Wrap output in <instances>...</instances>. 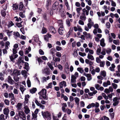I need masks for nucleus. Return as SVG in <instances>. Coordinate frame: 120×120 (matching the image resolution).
<instances>
[{"instance_id": "obj_1", "label": "nucleus", "mask_w": 120, "mask_h": 120, "mask_svg": "<svg viewBox=\"0 0 120 120\" xmlns=\"http://www.w3.org/2000/svg\"><path fill=\"white\" fill-rule=\"evenodd\" d=\"M58 22L60 27L58 30V32L60 34H63L64 32V29L63 26V23L61 20H59Z\"/></svg>"}, {"instance_id": "obj_2", "label": "nucleus", "mask_w": 120, "mask_h": 120, "mask_svg": "<svg viewBox=\"0 0 120 120\" xmlns=\"http://www.w3.org/2000/svg\"><path fill=\"white\" fill-rule=\"evenodd\" d=\"M46 90L45 89H43L39 92L38 94L44 99L46 98Z\"/></svg>"}, {"instance_id": "obj_3", "label": "nucleus", "mask_w": 120, "mask_h": 120, "mask_svg": "<svg viewBox=\"0 0 120 120\" xmlns=\"http://www.w3.org/2000/svg\"><path fill=\"white\" fill-rule=\"evenodd\" d=\"M24 63V61L22 57L20 56L18 59L17 62L16 63V64H18L19 68L20 69L22 67V66H21V64L22 65V63L23 64Z\"/></svg>"}, {"instance_id": "obj_4", "label": "nucleus", "mask_w": 120, "mask_h": 120, "mask_svg": "<svg viewBox=\"0 0 120 120\" xmlns=\"http://www.w3.org/2000/svg\"><path fill=\"white\" fill-rule=\"evenodd\" d=\"M41 113L42 115L44 118L45 117L46 118L50 119L51 114L48 111L44 112L42 111Z\"/></svg>"}, {"instance_id": "obj_5", "label": "nucleus", "mask_w": 120, "mask_h": 120, "mask_svg": "<svg viewBox=\"0 0 120 120\" xmlns=\"http://www.w3.org/2000/svg\"><path fill=\"white\" fill-rule=\"evenodd\" d=\"M4 114L5 115V119L9 117L8 114L9 112V110L8 108H5L3 110Z\"/></svg>"}, {"instance_id": "obj_6", "label": "nucleus", "mask_w": 120, "mask_h": 120, "mask_svg": "<svg viewBox=\"0 0 120 120\" xmlns=\"http://www.w3.org/2000/svg\"><path fill=\"white\" fill-rule=\"evenodd\" d=\"M7 81L8 83L11 85H13L14 82V81L12 79L10 76H9L7 79Z\"/></svg>"}, {"instance_id": "obj_7", "label": "nucleus", "mask_w": 120, "mask_h": 120, "mask_svg": "<svg viewBox=\"0 0 120 120\" xmlns=\"http://www.w3.org/2000/svg\"><path fill=\"white\" fill-rule=\"evenodd\" d=\"M18 57V55L17 54H15L14 55V54H12L10 56V58L11 61L13 62H14L15 61L14 60L17 58Z\"/></svg>"}, {"instance_id": "obj_8", "label": "nucleus", "mask_w": 120, "mask_h": 120, "mask_svg": "<svg viewBox=\"0 0 120 120\" xmlns=\"http://www.w3.org/2000/svg\"><path fill=\"white\" fill-rule=\"evenodd\" d=\"M20 74V71L16 69L14 70L13 73L12 75L13 76H15L19 75Z\"/></svg>"}, {"instance_id": "obj_9", "label": "nucleus", "mask_w": 120, "mask_h": 120, "mask_svg": "<svg viewBox=\"0 0 120 120\" xmlns=\"http://www.w3.org/2000/svg\"><path fill=\"white\" fill-rule=\"evenodd\" d=\"M23 108L24 109V112L26 114L30 113V110L28 107V106H24L23 107Z\"/></svg>"}, {"instance_id": "obj_10", "label": "nucleus", "mask_w": 120, "mask_h": 120, "mask_svg": "<svg viewBox=\"0 0 120 120\" xmlns=\"http://www.w3.org/2000/svg\"><path fill=\"white\" fill-rule=\"evenodd\" d=\"M22 103H18L16 105V107L18 111L21 110L22 107Z\"/></svg>"}, {"instance_id": "obj_11", "label": "nucleus", "mask_w": 120, "mask_h": 120, "mask_svg": "<svg viewBox=\"0 0 120 120\" xmlns=\"http://www.w3.org/2000/svg\"><path fill=\"white\" fill-rule=\"evenodd\" d=\"M8 97L9 98H11V101L15 100V99L14 95L12 93H9L8 94Z\"/></svg>"}, {"instance_id": "obj_12", "label": "nucleus", "mask_w": 120, "mask_h": 120, "mask_svg": "<svg viewBox=\"0 0 120 120\" xmlns=\"http://www.w3.org/2000/svg\"><path fill=\"white\" fill-rule=\"evenodd\" d=\"M76 77L74 76V75H72L71 77V83H76Z\"/></svg>"}, {"instance_id": "obj_13", "label": "nucleus", "mask_w": 120, "mask_h": 120, "mask_svg": "<svg viewBox=\"0 0 120 120\" xmlns=\"http://www.w3.org/2000/svg\"><path fill=\"white\" fill-rule=\"evenodd\" d=\"M111 85V82L109 81H108L106 82H103V85L104 87H107L108 86Z\"/></svg>"}, {"instance_id": "obj_14", "label": "nucleus", "mask_w": 120, "mask_h": 120, "mask_svg": "<svg viewBox=\"0 0 120 120\" xmlns=\"http://www.w3.org/2000/svg\"><path fill=\"white\" fill-rule=\"evenodd\" d=\"M49 29L50 32L52 33H55L56 32V30L53 26H51L49 28Z\"/></svg>"}, {"instance_id": "obj_15", "label": "nucleus", "mask_w": 120, "mask_h": 120, "mask_svg": "<svg viewBox=\"0 0 120 120\" xmlns=\"http://www.w3.org/2000/svg\"><path fill=\"white\" fill-rule=\"evenodd\" d=\"M52 57L53 60L55 62H60V58L56 57L55 56Z\"/></svg>"}, {"instance_id": "obj_16", "label": "nucleus", "mask_w": 120, "mask_h": 120, "mask_svg": "<svg viewBox=\"0 0 120 120\" xmlns=\"http://www.w3.org/2000/svg\"><path fill=\"white\" fill-rule=\"evenodd\" d=\"M51 34H48L44 36V39L46 41H48L49 38H51Z\"/></svg>"}, {"instance_id": "obj_17", "label": "nucleus", "mask_w": 120, "mask_h": 120, "mask_svg": "<svg viewBox=\"0 0 120 120\" xmlns=\"http://www.w3.org/2000/svg\"><path fill=\"white\" fill-rule=\"evenodd\" d=\"M59 85L60 88H61L63 87V86H66V83L65 81H63L60 83Z\"/></svg>"}, {"instance_id": "obj_18", "label": "nucleus", "mask_w": 120, "mask_h": 120, "mask_svg": "<svg viewBox=\"0 0 120 120\" xmlns=\"http://www.w3.org/2000/svg\"><path fill=\"white\" fill-rule=\"evenodd\" d=\"M104 39L103 38L100 41V44L101 46L103 47H105V44L104 42Z\"/></svg>"}, {"instance_id": "obj_19", "label": "nucleus", "mask_w": 120, "mask_h": 120, "mask_svg": "<svg viewBox=\"0 0 120 120\" xmlns=\"http://www.w3.org/2000/svg\"><path fill=\"white\" fill-rule=\"evenodd\" d=\"M69 66L68 64H66L65 65V71L66 73H68L69 71Z\"/></svg>"}, {"instance_id": "obj_20", "label": "nucleus", "mask_w": 120, "mask_h": 120, "mask_svg": "<svg viewBox=\"0 0 120 120\" xmlns=\"http://www.w3.org/2000/svg\"><path fill=\"white\" fill-rule=\"evenodd\" d=\"M87 58L88 59L91 60H93L94 59L93 56L89 53H88L87 55Z\"/></svg>"}, {"instance_id": "obj_21", "label": "nucleus", "mask_w": 120, "mask_h": 120, "mask_svg": "<svg viewBox=\"0 0 120 120\" xmlns=\"http://www.w3.org/2000/svg\"><path fill=\"white\" fill-rule=\"evenodd\" d=\"M115 67V66L113 64H112L111 66L109 68V70L112 71H114V68Z\"/></svg>"}, {"instance_id": "obj_22", "label": "nucleus", "mask_w": 120, "mask_h": 120, "mask_svg": "<svg viewBox=\"0 0 120 120\" xmlns=\"http://www.w3.org/2000/svg\"><path fill=\"white\" fill-rule=\"evenodd\" d=\"M58 5V3L57 2H55L52 5V8L53 10H55L57 6Z\"/></svg>"}, {"instance_id": "obj_23", "label": "nucleus", "mask_w": 120, "mask_h": 120, "mask_svg": "<svg viewBox=\"0 0 120 120\" xmlns=\"http://www.w3.org/2000/svg\"><path fill=\"white\" fill-rule=\"evenodd\" d=\"M82 9V8L79 7L77 8H76V11L77 12V13L78 14V16L80 14V11Z\"/></svg>"}, {"instance_id": "obj_24", "label": "nucleus", "mask_w": 120, "mask_h": 120, "mask_svg": "<svg viewBox=\"0 0 120 120\" xmlns=\"http://www.w3.org/2000/svg\"><path fill=\"white\" fill-rule=\"evenodd\" d=\"M56 52V49L53 48H52L50 50V53L52 55V56H55V52Z\"/></svg>"}, {"instance_id": "obj_25", "label": "nucleus", "mask_w": 120, "mask_h": 120, "mask_svg": "<svg viewBox=\"0 0 120 120\" xmlns=\"http://www.w3.org/2000/svg\"><path fill=\"white\" fill-rule=\"evenodd\" d=\"M32 118H31L32 120H37V115L32 113Z\"/></svg>"}, {"instance_id": "obj_26", "label": "nucleus", "mask_w": 120, "mask_h": 120, "mask_svg": "<svg viewBox=\"0 0 120 120\" xmlns=\"http://www.w3.org/2000/svg\"><path fill=\"white\" fill-rule=\"evenodd\" d=\"M92 107H95L96 108H98L99 106V104L98 103L96 102L95 103H92Z\"/></svg>"}, {"instance_id": "obj_27", "label": "nucleus", "mask_w": 120, "mask_h": 120, "mask_svg": "<svg viewBox=\"0 0 120 120\" xmlns=\"http://www.w3.org/2000/svg\"><path fill=\"white\" fill-rule=\"evenodd\" d=\"M22 74L23 75L25 78H26L27 77V71L26 70L22 71L21 72Z\"/></svg>"}, {"instance_id": "obj_28", "label": "nucleus", "mask_w": 120, "mask_h": 120, "mask_svg": "<svg viewBox=\"0 0 120 120\" xmlns=\"http://www.w3.org/2000/svg\"><path fill=\"white\" fill-rule=\"evenodd\" d=\"M18 7L17 4H13V9L14 10H15V11H16L17 10H18Z\"/></svg>"}, {"instance_id": "obj_29", "label": "nucleus", "mask_w": 120, "mask_h": 120, "mask_svg": "<svg viewBox=\"0 0 120 120\" xmlns=\"http://www.w3.org/2000/svg\"><path fill=\"white\" fill-rule=\"evenodd\" d=\"M25 113L22 111H18V114L19 117L20 118L23 116Z\"/></svg>"}, {"instance_id": "obj_30", "label": "nucleus", "mask_w": 120, "mask_h": 120, "mask_svg": "<svg viewBox=\"0 0 120 120\" xmlns=\"http://www.w3.org/2000/svg\"><path fill=\"white\" fill-rule=\"evenodd\" d=\"M77 70L81 74H82L84 71V70L82 68L79 67L77 68Z\"/></svg>"}, {"instance_id": "obj_31", "label": "nucleus", "mask_w": 120, "mask_h": 120, "mask_svg": "<svg viewBox=\"0 0 120 120\" xmlns=\"http://www.w3.org/2000/svg\"><path fill=\"white\" fill-rule=\"evenodd\" d=\"M101 75L105 77L106 75V73L105 71L104 70L101 71L100 72Z\"/></svg>"}, {"instance_id": "obj_32", "label": "nucleus", "mask_w": 120, "mask_h": 120, "mask_svg": "<svg viewBox=\"0 0 120 120\" xmlns=\"http://www.w3.org/2000/svg\"><path fill=\"white\" fill-rule=\"evenodd\" d=\"M4 74L2 72H0V80L2 81L4 80Z\"/></svg>"}, {"instance_id": "obj_33", "label": "nucleus", "mask_w": 120, "mask_h": 120, "mask_svg": "<svg viewBox=\"0 0 120 120\" xmlns=\"http://www.w3.org/2000/svg\"><path fill=\"white\" fill-rule=\"evenodd\" d=\"M33 39L34 41L35 42H37L39 40V38L38 36L37 35L34 36L33 37Z\"/></svg>"}, {"instance_id": "obj_34", "label": "nucleus", "mask_w": 120, "mask_h": 120, "mask_svg": "<svg viewBox=\"0 0 120 120\" xmlns=\"http://www.w3.org/2000/svg\"><path fill=\"white\" fill-rule=\"evenodd\" d=\"M113 42L114 44L116 45H119L120 42L119 41V40H114L113 41Z\"/></svg>"}, {"instance_id": "obj_35", "label": "nucleus", "mask_w": 120, "mask_h": 120, "mask_svg": "<svg viewBox=\"0 0 120 120\" xmlns=\"http://www.w3.org/2000/svg\"><path fill=\"white\" fill-rule=\"evenodd\" d=\"M74 100L75 102L76 103L77 105H78L79 104V102L80 101L79 99L77 97H76L75 98Z\"/></svg>"}, {"instance_id": "obj_36", "label": "nucleus", "mask_w": 120, "mask_h": 120, "mask_svg": "<svg viewBox=\"0 0 120 120\" xmlns=\"http://www.w3.org/2000/svg\"><path fill=\"white\" fill-rule=\"evenodd\" d=\"M23 6L22 3V2H20L18 10H19L20 11L22 10L23 8Z\"/></svg>"}, {"instance_id": "obj_37", "label": "nucleus", "mask_w": 120, "mask_h": 120, "mask_svg": "<svg viewBox=\"0 0 120 120\" xmlns=\"http://www.w3.org/2000/svg\"><path fill=\"white\" fill-rule=\"evenodd\" d=\"M1 14L2 15L3 17H4L6 15V11L4 10H1Z\"/></svg>"}, {"instance_id": "obj_38", "label": "nucleus", "mask_w": 120, "mask_h": 120, "mask_svg": "<svg viewBox=\"0 0 120 120\" xmlns=\"http://www.w3.org/2000/svg\"><path fill=\"white\" fill-rule=\"evenodd\" d=\"M101 47H99L98 48L97 50V54L98 55H99L101 53Z\"/></svg>"}, {"instance_id": "obj_39", "label": "nucleus", "mask_w": 120, "mask_h": 120, "mask_svg": "<svg viewBox=\"0 0 120 120\" xmlns=\"http://www.w3.org/2000/svg\"><path fill=\"white\" fill-rule=\"evenodd\" d=\"M64 1L65 4L67 7V9L68 10H70V8L69 5L68 4L67 1V0H65Z\"/></svg>"}, {"instance_id": "obj_40", "label": "nucleus", "mask_w": 120, "mask_h": 120, "mask_svg": "<svg viewBox=\"0 0 120 120\" xmlns=\"http://www.w3.org/2000/svg\"><path fill=\"white\" fill-rule=\"evenodd\" d=\"M105 51L107 54L109 55L111 52L112 50L111 49L108 48L106 49H105Z\"/></svg>"}, {"instance_id": "obj_41", "label": "nucleus", "mask_w": 120, "mask_h": 120, "mask_svg": "<svg viewBox=\"0 0 120 120\" xmlns=\"http://www.w3.org/2000/svg\"><path fill=\"white\" fill-rule=\"evenodd\" d=\"M14 25V24L11 21H10L8 22V28H10Z\"/></svg>"}, {"instance_id": "obj_42", "label": "nucleus", "mask_w": 120, "mask_h": 120, "mask_svg": "<svg viewBox=\"0 0 120 120\" xmlns=\"http://www.w3.org/2000/svg\"><path fill=\"white\" fill-rule=\"evenodd\" d=\"M26 90V88H25L24 86H20V90L22 92V93L23 94L24 91Z\"/></svg>"}, {"instance_id": "obj_43", "label": "nucleus", "mask_w": 120, "mask_h": 120, "mask_svg": "<svg viewBox=\"0 0 120 120\" xmlns=\"http://www.w3.org/2000/svg\"><path fill=\"white\" fill-rule=\"evenodd\" d=\"M13 34L14 36L17 37H19L20 36V35L18 32H14Z\"/></svg>"}, {"instance_id": "obj_44", "label": "nucleus", "mask_w": 120, "mask_h": 120, "mask_svg": "<svg viewBox=\"0 0 120 120\" xmlns=\"http://www.w3.org/2000/svg\"><path fill=\"white\" fill-rule=\"evenodd\" d=\"M29 104V101L25 100L23 102V106H28Z\"/></svg>"}, {"instance_id": "obj_45", "label": "nucleus", "mask_w": 120, "mask_h": 120, "mask_svg": "<svg viewBox=\"0 0 120 120\" xmlns=\"http://www.w3.org/2000/svg\"><path fill=\"white\" fill-rule=\"evenodd\" d=\"M47 29L44 27H43L42 30V33L43 34H45L47 32Z\"/></svg>"}, {"instance_id": "obj_46", "label": "nucleus", "mask_w": 120, "mask_h": 120, "mask_svg": "<svg viewBox=\"0 0 120 120\" xmlns=\"http://www.w3.org/2000/svg\"><path fill=\"white\" fill-rule=\"evenodd\" d=\"M100 66L101 67H104V65L105 64V62L104 61H101L100 62Z\"/></svg>"}, {"instance_id": "obj_47", "label": "nucleus", "mask_w": 120, "mask_h": 120, "mask_svg": "<svg viewBox=\"0 0 120 120\" xmlns=\"http://www.w3.org/2000/svg\"><path fill=\"white\" fill-rule=\"evenodd\" d=\"M4 102L5 104L7 105L8 106L9 105V101L7 99H5L4 100Z\"/></svg>"}, {"instance_id": "obj_48", "label": "nucleus", "mask_w": 120, "mask_h": 120, "mask_svg": "<svg viewBox=\"0 0 120 120\" xmlns=\"http://www.w3.org/2000/svg\"><path fill=\"white\" fill-rule=\"evenodd\" d=\"M86 77L87 78V80L88 81H90L92 79V78L91 77V75L90 74H88Z\"/></svg>"}, {"instance_id": "obj_49", "label": "nucleus", "mask_w": 120, "mask_h": 120, "mask_svg": "<svg viewBox=\"0 0 120 120\" xmlns=\"http://www.w3.org/2000/svg\"><path fill=\"white\" fill-rule=\"evenodd\" d=\"M77 27L78 31L80 32H82V30L81 27L79 25H77Z\"/></svg>"}, {"instance_id": "obj_50", "label": "nucleus", "mask_w": 120, "mask_h": 120, "mask_svg": "<svg viewBox=\"0 0 120 120\" xmlns=\"http://www.w3.org/2000/svg\"><path fill=\"white\" fill-rule=\"evenodd\" d=\"M82 11L84 13H86V15H88V11L86 10L85 8H84L82 9Z\"/></svg>"}, {"instance_id": "obj_51", "label": "nucleus", "mask_w": 120, "mask_h": 120, "mask_svg": "<svg viewBox=\"0 0 120 120\" xmlns=\"http://www.w3.org/2000/svg\"><path fill=\"white\" fill-rule=\"evenodd\" d=\"M105 51V49L103 48V49L101 53L103 55H105L106 54Z\"/></svg>"}, {"instance_id": "obj_52", "label": "nucleus", "mask_w": 120, "mask_h": 120, "mask_svg": "<svg viewBox=\"0 0 120 120\" xmlns=\"http://www.w3.org/2000/svg\"><path fill=\"white\" fill-rule=\"evenodd\" d=\"M56 49L58 51L63 50V49L62 47L59 46H56Z\"/></svg>"}, {"instance_id": "obj_53", "label": "nucleus", "mask_w": 120, "mask_h": 120, "mask_svg": "<svg viewBox=\"0 0 120 120\" xmlns=\"http://www.w3.org/2000/svg\"><path fill=\"white\" fill-rule=\"evenodd\" d=\"M80 19L82 20H85L86 19V17L85 14H83L80 16Z\"/></svg>"}, {"instance_id": "obj_54", "label": "nucleus", "mask_w": 120, "mask_h": 120, "mask_svg": "<svg viewBox=\"0 0 120 120\" xmlns=\"http://www.w3.org/2000/svg\"><path fill=\"white\" fill-rule=\"evenodd\" d=\"M102 96L105 100H107L108 99V97L106 95L105 93H102Z\"/></svg>"}, {"instance_id": "obj_55", "label": "nucleus", "mask_w": 120, "mask_h": 120, "mask_svg": "<svg viewBox=\"0 0 120 120\" xmlns=\"http://www.w3.org/2000/svg\"><path fill=\"white\" fill-rule=\"evenodd\" d=\"M8 86H9L6 83L4 84L2 86V87L3 88H4L5 87H6V89H7L8 88Z\"/></svg>"}, {"instance_id": "obj_56", "label": "nucleus", "mask_w": 120, "mask_h": 120, "mask_svg": "<svg viewBox=\"0 0 120 120\" xmlns=\"http://www.w3.org/2000/svg\"><path fill=\"white\" fill-rule=\"evenodd\" d=\"M37 90V89L36 88H34L30 90V92L31 93L33 94L35 93Z\"/></svg>"}, {"instance_id": "obj_57", "label": "nucleus", "mask_w": 120, "mask_h": 120, "mask_svg": "<svg viewBox=\"0 0 120 120\" xmlns=\"http://www.w3.org/2000/svg\"><path fill=\"white\" fill-rule=\"evenodd\" d=\"M86 37L88 38L91 39L92 38V36L90 33H88L86 36Z\"/></svg>"}, {"instance_id": "obj_58", "label": "nucleus", "mask_w": 120, "mask_h": 120, "mask_svg": "<svg viewBox=\"0 0 120 120\" xmlns=\"http://www.w3.org/2000/svg\"><path fill=\"white\" fill-rule=\"evenodd\" d=\"M5 116L3 114H1L0 116V120H5V119L4 118Z\"/></svg>"}, {"instance_id": "obj_59", "label": "nucleus", "mask_w": 120, "mask_h": 120, "mask_svg": "<svg viewBox=\"0 0 120 120\" xmlns=\"http://www.w3.org/2000/svg\"><path fill=\"white\" fill-rule=\"evenodd\" d=\"M52 83H49L48 85L46 86V88L47 89H49V88H51L52 87Z\"/></svg>"}, {"instance_id": "obj_60", "label": "nucleus", "mask_w": 120, "mask_h": 120, "mask_svg": "<svg viewBox=\"0 0 120 120\" xmlns=\"http://www.w3.org/2000/svg\"><path fill=\"white\" fill-rule=\"evenodd\" d=\"M30 96L28 94H27L25 96V100L29 101V99L30 98Z\"/></svg>"}, {"instance_id": "obj_61", "label": "nucleus", "mask_w": 120, "mask_h": 120, "mask_svg": "<svg viewBox=\"0 0 120 120\" xmlns=\"http://www.w3.org/2000/svg\"><path fill=\"white\" fill-rule=\"evenodd\" d=\"M47 64L51 70H53V67L51 64L49 63Z\"/></svg>"}, {"instance_id": "obj_62", "label": "nucleus", "mask_w": 120, "mask_h": 120, "mask_svg": "<svg viewBox=\"0 0 120 120\" xmlns=\"http://www.w3.org/2000/svg\"><path fill=\"white\" fill-rule=\"evenodd\" d=\"M52 115L53 117V120H59L58 119L57 117L54 116V113H52Z\"/></svg>"}, {"instance_id": "obj_63", "label": "nucleus", "mask_w": 120, "mask_h": 120, "mask_svg": "<svg viewBox=\"0 0 120 120\" xmlns=\"http://www.w3.org/2000/svg\"><path fill=\"white\" fill-rule=\"evenodd\" d=\"M110 2H111V5L112 6L115 7L116 6V4L115 2L112 0H111Z\"/></svg>"}, {"instance_id": "obj_64", "label": "nucleus", "mask_w": 120, "mask_h": 120, "mask_svg": "<svg viewBox=\"0 0 120 120\" xmlns=\"http://www.w3.org/2000/svg\"><path fill=\"white\" fill-rule=\"evenodd\" d=\"M13 31H10L9 30H8L7 31V34L9 37L11 36V33Z\"/></svg>"}]
</instances>
